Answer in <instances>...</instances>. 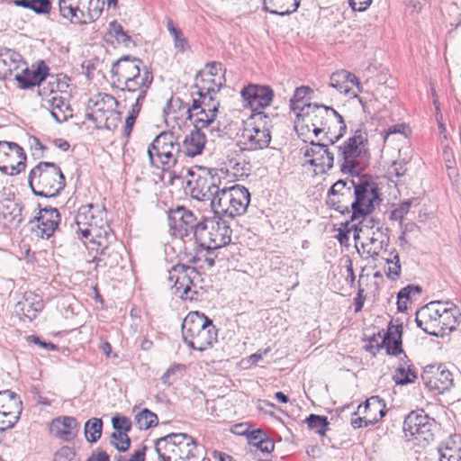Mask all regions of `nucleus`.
Here are the masks:
<instances>
[{
  "instance_id": "1",
  "label": "nucleus",
  "mask_w": 461,
  "mask_h": 461,
  "mask_svg": "<svg viewBox=\"0 0 461 461\" xmlns=\"http://www.w3.org/2000/svg\"><path fill=\"white\" fill-rule=\"evenodd\" d=\"M142 64L140 59L123 56L112 65L113 84L123 94L125 101L146 99L153 76L148 68H140Z\"/></svg>"
},
{
  "instance_id": "2",
  "label": "nucleus",
  "mask_w": 461,
  "mask_h": 461,
  "mask_svg": "<svg viewBox=\"0 0 461 461\" xmlns=\"http://www.w3.org/2000/svg\"><path fill=\"white\" fill-rule=\"evenodd\" d=\"M303 110L306 111L301 113L303 121L307 127H312L315 136L324 132L327 140L333 145L346 132L347 126L343 117L332 107L312 104L306 105Z\"/></svg>"
},
{
  "instance_id": "3",
  "label": "nucleus",
  "mask_w": 461,
  "mask_h": 461,
  "mask_svg": "<svg viewBox=\"0 0 461 461\" xmlns=\"http://www.w3.org/2000/svg\"><path fill=\"white\" fill-rule=\"evenodd\" d=\"M182 337L191 348L203 351L217 342L218 332L212 321L205 314L191 312L182 322Z\"/></svg>"
},
{
  "instance_id": "4",
  "label": "nucleus",
  "mask_w": 461,
  "mask_h": 461,
  "mask_svg": "<svg viewBox=\"0 0 461 461\" xmlns=\"http://www.w3.org/2000/svg\"><path fill=\"white\" fill-rule=\"evenodd\" d=\"M338 148V162L344 174H357L364 170L368 163V138L363 127Z\"/></svg>"
},
{
  "instance_id": "5",
  "label": "nucleus",
  "mask_w": 461,
  "mask_h": 461,
  "mask_svg": "<svg viewBox=\"0 0 461 461\" xmlns=\"http://www.w3.org/2000/svg\"><path fill=\"white\" fill-rule=\"evenodd\" d=\"M348 232H353L356 241H361L364 251L371 258H375L383 249L389 245V230L373 218L346 223Z\"/></svg>"
},
{
  "instance_id": "6",
  "label": "nucleus",
  "mask_w": 461,
  "mask_h": 461,
  "mask_svg": "<svg viewBox=\"0 0 461 461\" xmlns=\"http://www.w3.org/2000/svg\"><path fill=\"white\" fill-rule=\"evenodd\" d=\"M28 184L34 194L42 197H54L64 189L66 180L57 164L41 161L31 169Z\"/></svg>"
},
{
  "instance_id": "7",
  "label": "nucleus",
  "mask_w": 461,
  "mask_h": 461,
  "mask_svg": "<svg viewBox=\"0 0 461 461\" xmlns=\"http://www.w3.org/2000/svg\"><path fill=\"white\" fill-rule=\"evenodd\" d=\"M147 153L151 167L167 171L176 165L181 144L174 132L162 131L148 146Z\"/></svg>"
},
{
  "instance_id": "8",
  "label": "nucleus",
  "mask_w": 461,
  "mask_h": 461,
  "mask_svg": "<svg viewBox=\"0 0 461 461\" xmlns=\"http://www.w3.org/2000/svg\"><path fill=\"white\" fill-rule=\"evenodd\" d=\"M161 461H187L196 457L197 443L186 433H170L155 442Z\"/></svg>"
},
{
  "instance_id": "9",
  "label": "nucleus",
  "mask_w": 461,
  "mask_h": 461,
  "mask_svg": "<svg viewBox=\"0 0 461 461\" xmlns=\"http://www.w3.org/2000/svg\"><path fill=\"white\" fill-rule=\"evenodd\" d=\"M75 222L77 226V231L82 237L90 241L102 238L104 235L112 237V230L107 221V212L105 208L99 204L82 205L76 215Z\"/></svg>"
},
{
  "instance_id": "10",
  "label": "nucleus",
  "mask_w": 461,
  "mask_h": 461,
  "mask_svg": "<svg viewBox=\"0 0 461 461\" xmlns=\"http://www.w3.org/2000/svg\"><path fill=\"white\" fill-rule=\"evenodd\" d=\"M249 203L250 193L245 186L240 185L223 186L218 196L214 198L211 209L216 216L233 219L243 215Z\"/></svg>"
},
{
  "instance_id": "11",
  "label": "nucleus",
  "mask_w": 461,
  "mask_h": 461,
  "mask_svg": "<svg viewBox=\"0 0 461 461\" xmlns=\"http://www.w3.org/2000/svg\"><path fill=\"white\" fill-rule=\"evenodd\" d=\"M353 196L350 221L347 223L367 220V215L382 202L377 185L367 179L354 181Z\"/></svg>"
},
{
  "instance_id": "12",
  "label": "nucleus",
  "mask_w": 461,
  "mask_h": 461,
  "mask_svg": "<svg viewBox=\"0 0 461 461\" xmlns=\"http://www.w3.org/2000/svg\"><path fill=\"white\" fill-rule=\"evenodd\" d=\"M232 230L220 216L206 218L198 222L195 241L201 248L221 249L230 243Z\"/></svg>"
},
{
  "instance_id": "13",
  "label": "nucleus",
  "mask_w": 461,
  "mask_h": 461,
  "mask_svg": "<svg viewBox=\"0 0 461 461\" xmlns=\"http://www.w3.org/2000/svg\"><path fill=\"white\" fill-rule=\"evenodd\" d=\"M191 179L187 181V186L191 197L200 202H209L212 207L214 198L221 191V177L212 173L211 169H202L199 173L190 172Z\"/></svg>"
},
{
  "instance_id": "14",
  "label": "nucleus",
  "mask_w": 461,
  "mask_h": 461,
  "mask_svg": "<svg viewBox=\"0 0 461 461\" xmlns=\"http://www.w3.org/2000/svg\"><path fill=\"white\" fill-rule=\"evenodd\" d=\"M254 122L242 131L239 145L241 149L255 151L267 149L271 142V132L267 126V117L263 113L254 114Z\"/></svg>"
},
{
  "instance_id": "15",
  "label": "nucleus",
  "mask_w": 461,
  "mask_h": 461,
  "mask_svg": "<svg viewBox=\"0 0 461 461\" xmlns=\"http://www.w3.org/2000/svg\"><path fill=\"white\" fill-rule=\"evenodd\" d=\"M199 278V273L190 266L177 264L172 267L167 273V285L176 294L181 298L194 300L196 291L194 281Z\"/></svg>"
},
{
  "instance_id": "16",
  "label": "nucleus",
  "mask_w": 461,
  "mask_h": 461,
  "mask_svg": "<svg viewBox=\"0 0 461 461\" xmlns=\"http://www.w3.org/2000/svg\"><path fill=\"white\" fill-rule=\"evenodd\" d=\"M436 428V420L422 409L411 411L405 417L402 427L406 437L410 436L428 443L433 440Z\"/></svg>"
},
{
  "instance_id": "17",
  "label": "nucleus",
  "mask_w": 461,
  "mask_h": 461,
  "mask_svg": "<svg viewBox=\"0 0 461 461\" xmlns=\"http://www.w3.org/2000/svg\"><path fill=\"white\" fill-rule=\"evenodd\" d=\"M92 0H59V8L62 17L75 24L87 23L96 19L101 9H91Z\"/></svg>"
},
{
  "instance_id": "18",
  "label": "nucleus",
  "mask_w": 461,
  "mask_h": 461,
  "mask_svg": "<svg viewBox=\"0 0 461 461\" xmlns=\"http://www.w3.org/2000/svg\"><path fill=\"white\" fill-rule=\"evenodd\" d=\"M26 154L15 142L0 140V171L15 176L25 169Z\"/></svg>"
},
{
  "instance_id": "19",
  "label": "nucleus",
  "mask_w": 461,
  "mask_h": 461,
  "mask_svg": "<svg viewBox=\"0 0 461 461\" xmlns=\"http://www.w3.org/2000/svg\"><path fill=\"white\" fill-rule=\"evenodd\" d=\"M39 95L41 98V107L50 111L56 122H63L72 116V109L61 91L42 86L39 90Z\"/></svg>"
},
{
  "instance_id": "20",
  "label": "nucleus",
  "mask_w": 461,
  "mask_h": 461,
  "mask_svg": "<svg viewBox=\"0 0 461 461\" xmlns=\"http://www.w3.org/2000/svg\"><path fill=\"white\" fill-rule=\"evenodd\" d=\"M354 180H338L328 191L327 204L341 214L351 215Z\"/></svg>"
},
{
  "instance_id": "21",
  "label": "nucleus",
  "mask_w": 461,
  "mask_h": 461,
  "mask_svg": "<svg viewBox=\"0 0 461 461\" xmlns=\"http://www.w3.org/2000/svg\"><path fill=\"white\" fill-rule=\"evenodd\" d=\"M421 378L430 391L438 393H443L454 385L453 374L443 364L427 366Z\"/></svg>"
},
{
  "instance_id": "22",
  "label": "nucleus",
  "mask_w": 461,
  "mask_h": 461,
  "mask_svg": "<svg viewBox=\"0 0 461 461\" xmlns=\"http://www.w3.org/2000/svg\"><path fill=\"white\" fill-rule=\"evenodd\" d=\"M241 96L245 107H249L255 114L263 113L262 109L270 105L274 92L267 86L250 84L242 88Z\"/></svg>"
},
{
  "instance_id": "23",
  "label": "nucleus",
  "mask_w": 461,
  "mask_h": 461,
  "mask_svg": "<svg viewBox=\"0 0 461 461\" xmlns=\"http://www.w3.org/2000/svg\"><path fill=\"white\" fill-rule=\"evenodd\" d=\"M168 225L174 236L183 239L193 233L195 239V230L198 226L194 214L185 207H177L170 211Z\"/></svg>"
},
{
  "instance_id": "24",
  "label": "nucleus",
  "mask_w": 461,
  "mask_h": 461,
  "mask_svg": "<svg viewBox=\"0 0 461 461\" xmlns=\"http://www.w3.org/2000/svg\"><path fill=\"white\" fill-rule=\"evenodd\" d=\"M91 242L96 245L95 260L98 266L113 267L119 264L122 257L118 249L121 248V245L116 242L113 232L112 237L104 235V237L96 238Z\"/></svg>"
},
{
  "instance_id": "25",
  "label": "nucleus",
  "mask_w": 461,
  "mask_h": 461,
  "mask_svg": "<svg viewBox=\"0 0 461 461\" xmlns=\"http://www.w3.org/2000/svg\"><path fill=\"white\" fill-rule=\"evenodd\" d=\"M441 307V301H433L418 310L415 319L417 326L429 335L439 336L438 318L440 316Z\"/></svg>"
},
{
  "instance_id": "26",
  "label": "nucleus",
  "mask_w": 461,
  "mask_h": 461,
  "mask_svg": "<svg viewBox=\"0 0 461 461\" xmlns=\"http://www.w3.org/2000/svg\"><path fill=\"white\" fill-rule=\"evenodd\" d=\"M60 222V214L56 208L45 207L39 212V216L31 221L32 230L42 239H49L53 235Z\"/></svg>"
},
{
  "instance_id": "27",
  "label": "nucleus",
  "mask_w": 461,
  "mask_h": 461,
  "mask_svg": "<svg viewBox=\"0 0 461 461\" xmlns=\"http://www.w3.org/2000/svg\"><path fill=\"white\" fill-rule=\"evenodd\" d=\"M303 155L310 158L309 163L317 167L320 173H325L333 167L334 154L329 150L327 144L312 141Z\"/></svg>"
},
{
  "instance_id": "28",
  "label": "nucleus",
  "mask_w": 461,
  "mask_h": 461,
  "mask_svg": "<svg viewBox=\"0 0 461 461\" xmlns=\"http://www.w3.org/2000/svg\"><path fill=\"white\" fill-rule=\"evenodd\" d=\"M48 67L41 61L37 68L32 66L31 68H23L21 73L15 75V80L23 89H29L34 86H39L40 90L42 86H45L42 83L48 76Z\"/></svg>"
},
{
  "instance_id": "29",
  "label": "nucleus",
  "mask_w": 461,
  "mask_h": 461,
  "mask_svg": "<svg viewBox=\"0 0 461 461\" xmlns=\"http://www.w3.org/2000/svg\"><path fill=\"white\" fill-rule=\"evenodd\" d=\"M79 426L76 418L62 416L51 421L50 430L55 437L65 441H70L77 436Z\"/></svg>"
},
{
  "instance_id": "30",
  "label": "nucleus",
  "mask_w": 461,
  "mask_h": 461,
  "mask_svg": "<svg viewBox=\"0 0 461 461\" xmlns=\"http://www.w3.org/2000/svg\"><path fill=\"white\" fill-rule=\"evenodd\" d=\"M23 221L22 207L14 200L0 202V225L4 228H16Z\"/></svg>"
},
{
  "instance_id": "31",
  "label": "nucleus",
  "mask_w": 461,
  "mask_h": 461,
  "mask_svg": "<svg viewBox=\"0 0 461 461\" xmlns=\"http://www.w3.org/2000/svg\"><path fill=\"white\" fill-rule=\"evenodd\" d=\"M225 82L224 75H212L211 72L200 71L195 76L197 93L216 95Z\"/></svg>"
},
{
  "instance_id": "32",
  "label": "nucleus",
  "mask_w": 461,
  "mask_h": 461,
  "mask_svg": "<svg viewBox=\"0 0 461 461\" xmlns=\"http://www.w3.org/2000/svg\"><path fill=\"white\" fill-rule=\"evenodd\" d=\"M23 65V58L18 52L10 49L0 50V79L11 77Z\"/></svg>"
},
{
  "instance_id": "33",
  "label": "nucleus",
  "mask_w": 461,
  "mask_h": 461,
  "mask_svg": "<svg viewBox=\"0 0 461 461\" xmlns=\"http://www.w3.org/2000/svg\"><path fill=\"white\" fill-rule=\"evenodd\" d=\"M439 461H461V435L453 434L438 447Z\"/></svg>"
},
{
  "instance_id": "34",
  "label": "nucleus",
  "mask_w": 461,
  "mask_h": 461,
  "mask_svg": "<svg viewBox=\"0 0 461 461\" xmlns=\"http://www.w3.org/2000/svg\"><path fill=\"white\" fill-rule=\"evenodd\" d=\"M402 325L390 324L387 332L384 333L381 345L378 348H385L387 354L397 356L402 353Z\"/></svg>"
},
{
  "instance_id": "35",
  "label": "nucleus",
  "mask_w": 461,
  "mask_h": 461,
  "mask_svg": "<svg viewBox=\"0 0 461 461\" xmlns=\"http://www.w3.org/2000/svg\"><path fill=\"white\" fill-rule=\"evenodd\" d=\"M225 164L227 171L231 172L235 177L248 176L252 167L251 164L246 160L241 149L229 154Z\"/></svg>"
},
{
  "instance_id": "36",
  "label": "nucleus",
  "mask_w": 461,
  "mask_h": 461,
  "mask_svg": "<svg viewBox=\"0 0 461 461\" xmlns=\"http://www.w3.org/2000/svg\"><path fill=\"white\" fill-rule=\"evenodd\" d=\"M185 114L187 118L192 121L194 129L200 130L201 128L207 127L210 125L217 117V109L213 106L212 109L199 108L197 111L193 110V104L191 106L185 105Z\"/></svg>"
},
{
  "instance_id": "37",
  "label": "nucleus",
  "mask_w": 461,
  "mask_h": 461,
  "mask_svg": "<svg viewBox=\"0 0 461 461\" xmlns=\"http://www.w3.org/2000/svg\"><path fill=\"white\" fill-rule=\"evenodd\" d=\"M206 143V137L201 130H193L187 134L182 144L183 152L187 157H195L202 154Z\"/></svg>"
},
{
  "instance_id": "38",
  "label": "nucleus",
  "mask_w": 461,
  "mask_h": 461,
  "mask_svg": "<svg viewBox=\"0 0 461 461\" xmlns=\"http://www.w3.org/2000/svg\"><path fill=\"white\" fill-rule=\"evenodd\" d=\"M42 308L43 302L41 298L32 292L25 293L23 301L19 302L16 305V311L29 321H32Z\"/></svg>"
},
{
  "instance_id": "39",
  "label": "nucleus",
  "mask_w": 461,
  "mask_h": 461,
  "mask_svg": "<svg viewBox=\"0 0 461 461\" xmlns=\"http://www.w3.org/2000/svg\"><path fill=\"white\" fill-rule=\"evenodd\" d=\"M442 307L440 308L438 318L439 329V336H442L446 330L452 331L456 328V314L458 312L457 307L450 302H441Z\"/></svg>"
},
{
  "instance_id": "40",
  "label": "nucleus",
  "mask_w": 461,
  "mask_h": 461,
  "mask_svg": "<svg viewBox=\"0 0 461 461\" xmlns=\"http://www.w3.org/2000/svg\"><path fill=\"white\" fill-rule=\"evenodd\" d=\"M330 86L339 93L344 94H348L349 92L351 86H357L360 91V83L357 77L347 70L334 72L330 77Z\"/></svg>"
},
{
  "instance_id": "41",
  "label": "nucleus",
  "mask_w": 461,
  "mask_h": 461,
  "mask_svg": "<svg viewBox=\"0 0 461 461\" xmlns=\"http://www.w3.org/2000/svg\"><path fill=\"white\" fill-rule=\"evenodd\" d=\"M301 0H264V9L281 16L294 13L300 6Z\"/></svg>"
},
{
  "instance_id": "42",
  "label": "nucleus",
  "mask_w": 461,
  "mask_h": 461,
  "mask_svg": "<svg viewBox=\"0 0 461 461\" xmlns=\"http://www.w3.org/2000/svg\"><path fill=\"white\" fill-rule=\"evenodd\" d=\"M393 378L397 384H411L417 379V372L411 365H407L406 362L399 363Z\"/></svg>"
},
{
  "instance_id": "43",
  "label": "nucleus",
  "mask_w": 461,
  "mask_h": 461,
  "mask_svg": "<svg viewBox=\"0 0 461 461\" xmlns=\"http://www.w3.org/2000/svg\"><path fill=\"white\" fill-rule=\"evenodd\" d=\"M167 29L173 38L174 47L179 52H185L190 46L187 40L184 37L182 31L176 27L171 19L167 20Z\"/></svg>"
},
{
  "instance_id": "44",
  "label": "nucleus",
  "mask_w": 461,
  "mask_h": 461,
  "mask_svg": "<svg viewBox=\"0 0 461 461\" xmlns=\"http://www.w3.org/2000/svg\"><path fill=\"white\" fill-rule=\"evenodd\" d=\"M385 404L378 396L367 399L364 403V409L366 415L377 419V421L385 415Z\"/></svg>"
},
{
  "instance_id": "45",
  "label": "nucleus",
  "mask_w": 461,
  "mask_h": 461,
  "mask_svg": "<svg viewBox=\"0 0 461 461\" xmlns=\"http://www.w3.org/2000/svg\"><path fill=\"white\" fill-rule=\"evenodd\" d=\"M421 288L419 285H409L402 288L397 294V309L399 312H405L408 309L409 302L412 294H420Z\"/></svg>"
},
{
  "instance_id": "46",
  "label": "nucleus",
  "mask_w": 461,
  "mask_h": 461,
  "mask_svg": "<svg viewBox=\"0 0 461 461\" xmlns=\"http://www.w3.org/2000/svg\"><path fill=\"white\" fill-rule=\"evenodd\" d=\"M309 92L310 88L307 86L297 87L290 100V107L294 113H297L298 117L306 111L303 109L309 104L304 101V98Z\"/></svg>"
},
{
  "instance_id": "47",
  "label": "nucleus",
  "mask_w": 461,
  "mask_h": 461,
  "mask_svg": "<svg viewBox=\"0 0 461 461\" xmlns=\"http://www.w3.org/2000/svg\"><path fill=\"white\" fill-rule=\"evenodd\" d=\"M103 421L98 418H92L85 424V436L88 442H96L102 435Z\"/></svg>"
},
{
  "instance_id": "48",
  "label": "nucleus",
  "mask_w": 461,
  "mask_h": 461,
  "mask_svg": "<svg viewBox=\"0 0 461 461\" xmlns=\"http://www.w3.org/2000/svg\"><path fill=\"white\" fill-rule=\"evenodd\" d=\"M21 401L15 393L11 399H7L5 404L0 408V413L6 415L8 419L18 420L21 414Z\"/></svg>"
},
{
  "instance_id": "49",
  "label": "nucleus",
  "mask_w": 461,
  "mask_h": 461,
  "mask_svg": "<svg viewBox=\"0 0 461 461\" xmlns=\"http://www.w3.org/2000/svg\"><path fill=\"white\" fill-rule=\"evenodd\" d=\"M133 103L131 105V111L129 112L128 116L125 120V125H124V135L130 136L131 133L132 128L134 126V123L136 122V119L142 108L143 103L145 100H140V98H134Z\"/></svg>"
},
{
  "instance_id": "50",
  "label": "nucleus",
  "mask_w": 461,
  "mask_h": 461,
  "mask_svg": "<svg viewBox=\"0 0 461 461\" xmlns=\"http://www.w3.org/2000/svg\"><path fill=\"white\" fill-rule=\"evenodd\" d=\"M135 420L140 429H148L156 426L158 422L157 414L148 409H144L139 412L136 415Z\"/></svg>"
},
{
  "instance_id": "51",
  "label": "nucleus",
  "mask_w": 461,
  "mask_h": 461,
  "mask_svg": "<svg viewBox=\"0 0 461 461\" xmlns=\"http://www.w3.org/2000/svg\"><path fill=\"white\" fill-rule=\"evenodd\" d=\"M199 95L198 99H193V110L197 111L199 108H203L207 110L208 108L212 109L213 106L217 109V113L219 112L220 103L215 100L216 95H206L204 93H197Z\"/></svg>"
},
{
  "instance_id": "52",
  "label": "nucleus",
  "mask_w": 461,
  "mask_h": 461,
  "mask_svg": "<svg viewBox=\"0 0 461 461\" xmlns=\"http://www.w3.org/2000/svg\"><path fill=\"white\" fill-rule=\"evenodd\" d=\"M306 422L310 429H315L316 432L321 436L325 434L329 426L327 417L316 414H310L306 419Z\"/></svg>"
},
{
  "instance_id": "53",
  "label": "nucleus",
  "mask_w": 461,
  "mask_h": 461,
  "mask_svg": "<svg viewBox=\"0 0 461 461\" xmlns=\"http://www.w3.org/2000/svg\"><path fill=\"white\" fill-rule=\"evenodd\" d=\"M111 444L120 452H125L130 448L131 439L124 431H113L111 435Z\"/></svg>"
},
{
  "instance_id": "54",
  "label": "nucleus",
  "mask_w": 461,
  "mask_h": 461,
  "mask_svg": "<svg viewBox=\"0 0 461 461\" xmlns=\"http://www.w3.org/2000/svg\"><path fill=\"white\" fill-rule=\"evenodd\" d=\"M110 26L113 32L114 37L119 43L129 46L131 37L123 31L122 26L117 22H112Z\"/></svg>"
},
{
  "instance_id": "55",
  "label": "nucleus",
  "mask_w": 461,
  "mask_h": 461,
  "mask_svg": "<svg viewBox=\"0 0 461 461\" xmlns=\"http://www.w3.org/2000/svg\"><path fill=\"white\" fill-rule=\"evenodd\" d=\"M113 428L114 431H124L128 433L131 429V422L130 419L124 416H114L112 419Z\"/></svg>"
},
{
  "instance_id": "56",
  "label": "nucleus",
  "mask_w": 461,
  "mask_h": 461,
  "mask_svg": "<svg viewBox=\"0 0 461 461\" xmlns=\"http://www.w3.org/2000/svg\"><path fill=\"white\" fill-rule=\"evenodd\" d=\"M30 9L38 14H47L51 10L50 0H31Z\"/></svg>"
},
{
  "instance_id": "57",
  "label": "nucleus",
  "mask_w": 461,
  "mask_h": 461,
  "mask_svg": "<svg viewBox=\"0 0 461 461\" xmlns=\"http://www.w3.org/2000/svg\"><path fill=\"white\" fill-rule=\"evenodd\" d=\"M409 131H410L408 126L405 125L404 123L392 125L388 127L387 130L384 131V141H386L391 135L394 134H399L403 138H406L408 136Z\"/></svg>"
},
{
  "instance_id": "58",
  "label": "nucleus",
  "mask_w": 461,
  "mask_h": 461,
  "mask_svg": "<svg viewBox=\"0 0 461 461\" xmlns=\"http://www.w3.org/2000/svg\"><path fill=\"white\" fill-rule=\"evenodd\" d=\"M411 202L410 200L402 202L391 212V219L402 221L404 216L409 212Z\"/></svg>"
},
{
  "instance_id": "59",
  "label": "nucleus",
  "mask_w": 461,
  "mask_h": 461,
  "mask_svg": "<svg viewBox=\"0 0 461 461\" xmlns=\"http://www.w3.org/2000/svg\"><path fill=\"white\" fill-rule=\"evenodd\" d=\"M252 447L257 450L261 451L263 454H270L274 451L275 443L273 440L266 438L257 442H252Z\"/></svg>"
},
{
  "instance_id": "60",
  "label": "nucleus",
  "mask_w": 461,
  "mask_h": 461,
  "mask_svg": "<svg viewBox=\"0 0 461 461\" xmlns=\"http://www.w3.org/2000/svg\"><path fill=\"white\" fill-rule=\"evenodd\" d=\"M75 457L74 450L69 447H62L54 456L53 461H72Z\"/></svg>"
},
{
  "instance_id": "61",
  "label": "nucleus",
  "mask_w": 461,
  "mask_h": 461,
  "mask_svg": "<svg viewBox=\"0 0 461 461\" xmlns=\"http://www.w3.org/2000/svg\"><path fill=\"white\" fill-rule=\"evenodd\" d=\"M200 253L203 254L202 256L204 258V261L207 263L208 267H213L215 265V259L217 258L218 255L215 253V251L218 249L214 248H201Z\"/></svg>"
},
{
  "instance_id": "62",
  "label": "nucleus",
  "mask_w": 461,
  "mask_h": 461,
  "mask_svg": "<svg viewBox=\"0 0 461 461\" xmlns=\"http://www.w3.org/2000/svg\"><path fill=\"white\" fill-rule=\"evenodd\" d=\"M375 422H377V419L371 418L366 414L364 417H357L351 420V424L355 429H358L363 426L366 427L368 425L375 424Z\"/></svg>"
},
{
  "instance_id": "63",
  "label": "nucleus",
  "mask_w": 461,
  "mask_h": 461,
  "mask_svg": "<svg viewBox=\"0 0 461 461\" xmlns=\"http://www.w3.org/2000/svg\"><path fill=\"white\" fill-rule=\"evenodd\" d=\"M28 144L31 149L33 151V155H40L39 152H42L46 149V147L40 141V140L34 136H31L28 139Z\"/></svg>"
},
{
  "instance_id": "64",
  "label": "nucleus",
  "mask_w": 461,
  "mask_h": 461,
  "mask_svg": "<svg viewBox=\"0 0 461 461\" xmlns=\"http://www.w3.org/2000/svg\"><path fill=\"white\" fill-rule=\"evenodd\" d=\"M27 341L29 343H33L35 345H39L40 347L47 349V350H54L56 349V345L50 342L41 341L38 336L31 335L27 338Z\"/></svg>"
}]
</instances>
